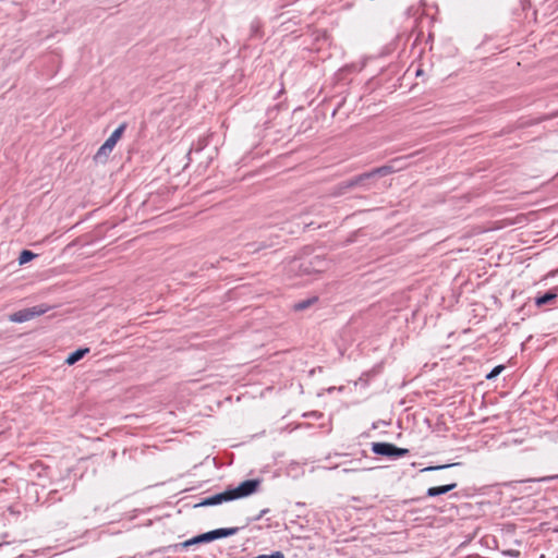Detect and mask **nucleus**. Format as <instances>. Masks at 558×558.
<instances>
[{"label": "nucleus", "instance_id": "obj_1", "mask_svg": "<svg viewBox=\"0 0 558 558\" xmlns=\"http://www.w3.org/2000/svg\"><path fill=\"white\" fill-rule=\"evenodd\" d=\"M260 484L262 480L259 478L246 480L234 488H229L225 492L204 498L196 505V507L217 506L222 502L248 497L258 490Z\"/></svg>", "mask_w": 558, "mask_h": 558}, {"label": "nucleus", "instance_id": "obj_2", "mask_svg": "<svg viewBox=\"0 0 558 558\" xmlns=\"http://www.w3.org/2000/svg\"><path fill=\"white\" fill-rule=\"evenodd\" d=\"M51 310V306L47 304H39L33 307L23 308L9 315V320L12 323H25L35 317L46 314Z\"/></svg>", "mask_w": 558, "mask_h": 558}, {"label": "nucleus", "instance_id": "obj_3", "mask_svg": "<svg viewBox=\"0 0 558 558\" xmlns=\"http://www.w3.org/2000/svg\"><path fill=\"white\" fill-rule=\"evenodd\" d=\"M384 170V167L377 168L374 171L365 172L360 175H356L348 181H344V187L351 189L357 185H365L368 180H371L374 175L380 173Z\"/></svg>", "mask_w": 558, "mask_h": 558}, {"label": "nucleus", "instance_id": "obj_4", "mask_svg": "<svg viewBox=\"0 0 558 558\" xmlns=\"http://www.w3.org/2000/svg\"><path fill=\"white\" fill-rule=\"evenodd\" d=\"M240 527H220L216 529L209 532H206V535H208L209 542L232 536L239 532Z\"/></svg>", "mask_w": 558, "mask_h": 558}, {"label": "nucleus", "instance_id": "obj_5", "mask_svg": "<svg viewBox=\"0 0 558 558\" xmlns=\"http://www.w3.org/2000/svg\"><path fill=\"white\" fill-rule=\"evenodd\" d=\"M126 129V123H121L112 133L111 135L105 141V143L110 146L112 149L114 148L118 141L121 138L123 132Z\"/></svg>", "mask_w": 558, "mask_h": 558}, {"label": "nucleus", "instance_id": "obj_6", "mask_svg": "<svg viewBox=\"0 0 558 558\" xmlns=\"http://www.w3.org/2000/svg\"><path fill=\"white\" fill-rule=\"evenodd\" d=\"M456 487H457L456 483L448 484V485H442V486L430 487V488L427 489V496L428 497H436V496L446 494V493L452 490Z\"/></svg>", "mask_w": 558, "mask_h": 558}, {"label": "nucleus", "instance_id": "obj_7", "mask_svg": "<svg viewBox=\"0 0 558 558\" xmlns=\"http://www.w3.org/2000/svg\"><path fill=\"white\" fill-rule=\"evenodd\" d=\"M409 450L403 448H398L392 444L386 442V458H399L408 454Z\"/></svg>", "mask_w": 558, "mask_h": 558}, {"label": "nucleus", "instance_id": "obj_8", "mask_svg": "<svg viewBox=\"0 0 558 558\" xmlns=\"http://www.w3.org/2000/svg\"><path fill=\"white\" fill-rule=\"evenodd\" d=\"M88 352H89L88 348L77 349L74 352H72L71 354H69V356L65 360V363L68 365H73L76 362H78L81 359H83L85 356V354Z\"/></svg>", "mask_w": 558, "mask_h": 558}, {"label": "nucleus", "instance_id": "obj_9", "mask_svg": "<svg viewBox=\"0 0 558 558\" xmlns=\"http://www.w3.org/2000/svg\"><path fill=\"white\" fill-rule=\"evenodd\" d=\"M202 543H209V538H208V535H206V533L196 535V536H194V537L183 542L181 544V546L183 548H187V547H190L192 545L202 544Z\"/></svg>", "mask_w": 558, "mask_h": 558}, {"label": "nucleus", "instance_id": "obj_10", "mask_svg": "<svg viewBox=\"0 0 558 558\" xmlns=\"http://www.w3.org/2000/svg\"><path fill=\"white\" fill-rule=\"evenodd\" d=\"M274 245H275V242L268 243V242L263 241V242H259V243H248L246 245V247H247L248 252L255 253V252H258L260 250L271 247Z\"/></svg>", "mask_w": 558, "mask_h": 558}, {"label": "nucleus", "instance_id": "obj_11", "mask_svg": "<svg viewBox=\"0 0 558 558\" xmlns=\"http://www.w3.org/2000/svg\"><path fill=\"white\" fill-rule=\"evenodd\" d=\"M111 151H112V148L110 146H108L106 143H104L97 150V153L95 155V160L101 161V160L106 159Z\"/></svg>", "mask_w": 558, "mask_h": 558}, {"label": "nucleus", "instance_id": "obj_12", "mask_svg": "<svg viewBox=\"0 0 558 558\" xmlns=\"http://www.w3.org/2000/svg\"><path fill=\"white\" fill-rule=\"evenodd\" d=\"M37 255L28 250H23L19 256V264L24 265L33 260Z\"/></svg>", "mask_w": 558, "mask_h": 558}, {"label": "nucleus", "instance_id": "obj_13", "mask_svg": "<svg viewBox=\"0 0 558 558\" xmlns=\"http://www.w3.org/2000/svg\"><path fill=\"white\" fill-rule=\"evenodd\" d=\"M556 298H557V295L555 293L547 292L544 295L536 299V305L542 306V305L548 304Z\"/></svg>", "mask_w": 558, "mask_h": 558}, {"label": "nucleus", "instance_id": "obj_14", "mask_svg": "<svg viewBox=\"0 0 558 558\" xmlns=\"http://www.w3.org/2000/svg\"><path fill=\"white\" fill-rule=\"evenodd\" d=\"M315 301H316V299H308V300L301 301L299 303H295L293 308L295 311H303V310L307 308L311 304H313Z\"/></svg>", "mask_w": 558, "mask_h": 558}, {"label": "nucleus", "instance_id": "obj_15", "mask_svg": "<svg viewBox=\"0 0 558 558\" xmlns=\"http://www.w3.org/2000/svg\"><path fill=\"white\" fill-rule=\"evenodd\" d=\"M373 452L378 456H384V441L383 442H374L372 446Z\"/></svg>", "mask_w": 558, "mask_h": 558}, {"label": "nucleus", "instance_id": "obj_16", "mask_svg": "<svg viewBox=\"0 0 558 558\" xmlns=\"http://www.w3.org/2000/svg\"><path fill=\"white\" fill-rule=\"evenodd\" d=\"M504 369L502 365L496 366L487 376V379H493Z\"/></svg>", "mask_w": 558, "mask_h": 558}, {"label": "nucleus", "instance_id": "obj_17", "mask_svg": "<svg viewBox=\"0 0 558 558\" xmlns=\"http://www.w3.org/2000/svg\"><path fill=\"white\" fill-rule=\"evenodd\" d=\"M298 266H299L300 269H302L303 272H305V274H310L311 272V268H310L308 265H306L305 262H300Z\"/></svg>", "mask_w": 558, "mask_h": 558}, {"label": "nucleus", "instance_id": "obj_18", "mask_svg": "<svg viewBox=\"0 0 558 558\" xmlns=\"http://www.w3.org/2000/svg\"><path fill=\"white\" fill-rule=\"evenodd\" d=\"M454 464H449V465H439V466H430V468H427L425 469V471H430V470H440V469H445V468H449V466H453Z\"/></svg>", "mask_w": 558, "mask_h": 558}, {"label": "nucleus", "instance_id": "obj_19", "mask_svg": "<svg viewBox=\"0 0 558 558\" xmlns=\"http://www.w3.org/2000/svg\"><path fill=\"white\" fill-rule=\"evenodd\" d=\"M554 478H558V475L545 476V477L539 478L538 481L546 482V481H550V480H554Z\"/></svg>", "mask_w": 558, "mask_h": 558}, {"label": "nucleus", "instance_id": "obj_20", "mask_svg": "<svg viewBox=\"0 0 558 558\" xmlns=\"http://www.w3.org/2000/svg\"><path fill=\"white\" fill-rule=\"evenodd\" d=\"M400 71L401 70L399 69L398 65H393L392 69H391V73L395 74V75L399 74Z\"/></svg>", "mask_w": 558, "mask_h": 558}, {"label": "nucleus", "instance_id": "obj_21", "mask_svg": "<svg viewBox=\"0 0 558 558\" xmlns=\"http://www.w3.org/2000/svg\"><path fill=\"white\" fill-rule=\"evenodd\" d=\"M268 510L265 509V510H262L260 514L257 517V519H260Z\"/></svg>", "mask_w": 558, "mask_h": 558}, {"label": "nucleus", "instance_id": "obj_22", "mask_svg": "<svg viewBox=\"0 0 558 558\" xmlns=\"http://www.w3.org/2000/svg\"><path fill=\"white\" fill-rule=\"evenodd\" d=\"M257 28H258V25H257V24H255V23H253V24H252V29H253L254 32H256V31H257Z\"/></svg>", "mask_w": 558, "mask_h": 558}, {"label": "nucleus", "instance_id": "obj_23", "mask_svg": "<svg viewBox=\"0 0 558 558\" xmlns=\"http://www.w3.org/2000/svg\"><path fill=\"white\" fill-rule=\"evenodd\" d=\"M350 471H351L350 469H343V470H342V472H344V473H348V472H350Z\"/></svg>", "mask_w": 558, "mask_h": 558}, {"label": "nucleus", "instance_id": "obj_24", "mask_svg": "<svg viewBox=\"0 0 558 558\" xmlns=\"http://www.w3.org/2000/svg\"><path fill=\"white\" fill-rule=\"evenodd\" d=\"M390 169H391V168H390V167H388V166H386V167H385L386 172H387L388 170H390Z\"/></svg>", "mask_w": 558, "mask_h": 558}, {"label": "nucleus", "instance_id": "obj_25", "mask_svg": "<svg viewBox=\"0 0 558 558\" xmlns=\"http://www.w3.org/2000/svg\"><path fill=\"white\" fill-rule=\"evenodd\" d=\"M296 260H293V264H292V267L294 268V266L296 265Z\"/></svg>", "mask_w": 558, "mask_h": 558}]
</instances>
